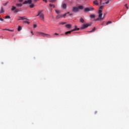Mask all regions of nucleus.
Returning a JSON list of instances; mask_svg holds the SVG:
<instances>
[{"label":"nucleus","instance_id":"f257e3e1","mask_svg":"<svg viewBox=\"0 0 129 129\" xmlns=\"http://www.w3.org/2000/svg\"><path fill=\"white\" fill-rule=\"evenodd\" d=\"M102 9H103V6H101L99 8V10H98V18L96 19L95 21H100L101 20H103L104 19V17H102Z\"/></svg>","mask_w":129,"mask_h":129},{"label":"nucleus","instance_id":"f03ea898","mask_svg":"<svg viewBox=\"0 0 129 129\" xmlns=\"http://www.w3.org/2000/svg\"><path fill=\"white\" fill-rule=\"evenodd\" d=\"M83 9H84V7H83V6L81 5V6H79L78 7H73L72 11L74 13H78V12H79V10H83Z\"/></svg>","mask_w":129,"mask_h":129},{"label":"nucleus","instance_id":"7ed1b4c3","mask_svg":"<svg viewBox=\"0 0 129 129\" xmlns=\"http://www.w3.org/2000/svg\"><path fill=\"white\" fill-rule=\"evenodd\" d=\"M92 11H94V8H93V7L91 6V7H90V8H85L84 12H85V13H87L88 12H91Z\"/></svg>","mask_w":129,"mask_h":129},{"label":"nucleus","instance_id":"20e7f679","mask_svg":"<svg viewBox=\"0 0 129 129\" xmlns=\"http://www.w3.org/2000/svg\"><path fill=\"white\" fill-rule=\"evenodd\" d=\"M90 26H91V24H84L82 25L81 29L83 30L86 29V28H88V27H90Z\"/></svg>","mask_w":129,"mask_h":129},{"label":"nucleus","instance_id":"39448f33","mask_svg":"<svg viewBox=\"0 0 129 129\" xmlns=\"http://www.w3.org/2000/svg\"><path fill=\"white\" fill-rule=\"evenodd\" d=\"M79 28H76L74 29L71 30V31L66 32L65 33V35H68V34H71V33H72V32H74L75 31H79Z\"/></svg>","mask_w":129,"mask_h":129},{"label":"nucleus","instance_id":"423d86ee","mask_svg":"<svg viewBox=\"0 0 129 129\" xmlns=\"http://www.w3.org/2000/svg\"><path fill=\"white\" fill-rule=\"evenodd\" d=\"M67 14H69V12H68L67 13H66L62 15H57L56 17V20H58V19H60V18H64V17H66Z\"/></svg>","mask_w":129,"mask_h":129},{"label":"nucleus","instance_id":"0eeeda50","mask_svg":"<svg viewBox=\"0 0 129 129\" xmlns=\"http://www.w3.org/2000/svg\"><path fill=\"white\" fill-rule=\"evenodd\" d=\"M37 34L38 35H39V36H41L42 37H46V36H50V35L47 34L43 32H37Z\"/></svg>","mask_w":129,"mask_h":129},{"label":"nucleus","instance_id":"6e6552de","mask_svg":"<svg viewBox=\"0 0 129 129\" xmlns=\"http://www.w3.org/2000/svg\"><path fill=\"white\" fill-rule=\"evenodd\" d=\"M11 11H12V12H14V13H19V9H17L16 7H15V6H12Z\"/></svg>","mask_w":129,"mask_h":129},{"label":"nucleus","instance_id":"1a4fd4ad","mask_svg":"<svg viewBox=\"0 0 129 129\" xmlns=\"http://www.w3.org/2000/svg\"><path fill=\"white\" fill-rule=\"evenodd\" d=\"M27 4H29V5L32 4V0H27L23 3V5H27Z\"/></svg>","mask_w":129,"mask_h":129},{"label":"nucleus","instance_id":"9d476101","mask_svg":"<svg viewBox=\"0 0 129 129\" xmlns=\"http://www.w3.org/2000/svg\"><path fill=\"white\" fill-rule=\"evenodd\" d=\"M39 18H40L42 21H44V14L43 13H41L39 16Z\"/></svg>","mask_w":129,"mask_h":129},{"label":"nucleus","instance_id":"9b49d317","mask_svg":"<svg viewBox=\"0 0 129 129\" xmlns=\"http://www.w3.org/2000/svg\"><path fill=\"white\" fill-rule=\"evenodd\" d=\"M28 20V19L25 18V17H19V19H18V21L20 20Z\"/></svg>","mask_w":129,"mask_h":129},{"label":"nucleus","instance_id":"f8f14e48","mask_svg":"<svg viewBox=\"0 0 129 129\" xmlns=\"http://www.w3.org/2000/svg\"><path fill=\"white\" fill-rule=\"evenodd\" d=\"M72 25H71V24H67L66 25V28H67V29H70L71 28Z\"/></svg>","mask_w":129,"mask_h":129},{"label":"nucleus","instance_id":"ddd939ff","mask_svg":"<svg viewBox=\"0 0 129 129\" xmlns=\"http://www.w3.org/2000/svg\"><path fill=\"white\" fill-rule=\"evenodd\" d=\"M93 4H94V5H96V6H98L99 5V4H98V1H97V0H95L93 2Z\"/></svg>","mask_w":129,"mask_h":129},{"label":"nucleus","instance_id":"4468645a","mask_svg":"<svg viewBox=\"0 0 129 129\" xmlns=\"http://www.w3.org/2000/svg\"><path fill=\"white\" fill-rule=\"evenodd\" d=\"M62 8L64 10H65V9H66V8H67V4H63L62 5Z\"/></svg>","mask_w":129,"mask_h":129},{"label":"nucleus","instance_id":"2eb2a0df","mask_svg":"<svg viewBox=\"0 0 129 129\" xmlns=\"http://www.w3.org/2000/svg\"><path fill=\"white\" fill-rule=\"evenodd\" d=\"M90 18H91V19H94L95 18V15L91 14L90 16Z\"/></svg>","mask_w":129,"mask_h":129},{"label":"nucleus","instance_id":"dca6fc26","mask_svg":"<svg viewBox=\"0 0 129 129\" xmlns=\"http://www.w3.org/2000/svg\"><path fill=\"white\" fill-rule=\"evenodd\" d=\"M34 5L33 4L30 3L29 4V7L30 8H33L34 7Z\"/></svg>","mask_w":129,"mask_h":129},{"label":"nucleus","instance_id":"f3484780","mask_svg":"<svg viewBox=\"0 0 129 129\" xmlns=\"http://www.w3.org/2000/svg\"><path fill=\"white\" fill-rule=\"evenodd\" d=\"M55 12L56 14H60L61 13V11L60 10H55Z\"/></svg>","mask_w":129,"mask_h":129},{"label":"nucleus","instance_id":"a211bd4d","mask_svg":"<svg viewBox=\"0 0 129 129\" xmlns=\"http://www.w3.org/2000/svg\"><path fill=\"white\" fill-rule=\"evenodd\" d=\"M80 21L81 22V23H84V19H83V18H81L80 19Z\"/></svg>","mask_w":129,"mask_h":129},{"label":"nucleus","instance_id":"6ab92c4d","mask_svg":"<svg viewBox=\"0 0 129 129\" xmlns=\"http://www.w3.org/2000/svg\"><path fill=\"white\" fill-rule=\"evenodd\" d=\"M16 6H17L18 7H21L22 6H23V4L20 3V4H17Z\"/></svg>","mask_w":129,"mask_h":129},{"label":"nucleus","instance_id":"aec40b11","mask_svg":"<svg viewBox=\"0 0 129 129\" xmlns=\"http://www.w3.org/2000/svg\"><path fill=\"white\" fill-rule=\"evenodd\" d=\"M22 30V27L21 26H19L18 28V32H20Z\"/></svg>","mask_w":129,"mask_h":129},{"label":"nucleus","instance_id":"412c9836","mask_svg":"<svg viewBox=\"0 0 129 129\" xmlns=\"http://www.w3.org/2000/svg\"><path fill=\"white\" fill-rule=\"evenodd\" d=\"M95 31V27H94L91 31H89L90 33H92V32H94Z\"/></svg>","mask_w":129,"mask_h":129},{"label":"nucleus","instance_id":"4be33fe9","mask_svg":"<svg viewBox=\"0 0 129 129\" xmlns=\"http://www.w3.org/2000/svg\"><path fill=\"white\" fill-rule=\"evenodd\" d=\"M8 4H9V2H6V3H4L3 5V6H4V7H6V6L8 5Z\"/></svg>","mask_w":129,"mask_h":129},{"label":"nucleus","instance_id":"5701e85b","mask_svg":"<svg viewBox=\"0 0 129 129\" xmlns=\"http://www.w3.org/2000/svg\"><path fill=\"white\" fill-rule=\"evenodd\" d=\"M3 31H9V32H13V30L10 29H3Z\"/></svg>","mask_w":129,"mask_h":129},{"label":"nucleus","instance_id":"b1692460","mask_svg":"<svg viewBox=\"0 0 129 129\" xmlns=\"http://www.w3.org/2000/svg\"><path fill=\"white\" fill-rule=\"evenodd\" d=\"M49 7H50L51 8H52V7H53V8H55V5L52 4H49Z\"/></svg>","mask_w":129,"mask_h":129},{"label":"nucleus","instance_id":"393cba45","mask_svg":"<svg viewBox=\"0 0 129 129\" xmlns=\"http://www.w3.org/2000/svg\"><path fill=\"white\" fill-rule=\"evenodd\" d=\"M5 19H11V17L10 16H6Z\"/></svg>","mask_w":129,"mask_h":129},{"label":"nucleus","instance_id":"a878e982","mask_svg":"<svg viewBox=\"0 0 129 129\" xmlns=\"http://www.w3.org/2000/svg\"><path fill=\"white\" fill-rule=\"evenodd\" d=\"M111 21H108L106 24L107 25H109V24H111Z\"/></svg>","mask_w":129,"mask_h":129},{"label":"nucleus","instance_id":"bb28decb","mask_svg":"<svg viewBox=\"0 0 129 129\" xmlns=\"http://www.w3.org/2000/svg\"><path fill=\"white\" fill-rule=\"evenodd\" d=\"M65 24H66V22H60V25H65Z\"/></svg>","mask_w":129,"mask_h":129},{"label":"nucleus","instance_id":"cd10ccee","mask_svg":"<svg viewBox=\"0 0 129 129\" xmlns=\"http://www.w3.org/2000/svg\"><path fill=\"white\" fill-rule=\"evenodd\" d=\"M42 13H43V10L39 11L38 12V14H40V15H41V14H42Z\"/></svg>","mask_w":129,"mask_h":129},{"label":"nucleus","instance_id":"c85d7f7f","mask_svg":"<svg viewBox=\"0 0 129 129\" xmlns=\"http://www.w3.org/2000/svg\"><path fill=\"white\" fill-rule=\"evenodd\" d=\"M33 28H37V24H34L33 25Z\"/></svg>","mask_w":129,"mask_h":129},{"label":"nucleus","instance_id":"c756f323","mask_svg":"<svg viewBox=\"0 0 129 129\" xmlns=\"http://www.w3.org/2000/svg\"><path fill=\"white\" fill-rule=\"evenodd\" d=\"M4 13V8H1V13Z\"/></svg>","mask_w":129,"mask_h":129},{"label":"nucleus","instance_id":"7c9ffc66","mask_svg":"<svg viewBox=\"0 0 129 129\" xmlns=\"http://www.w3.org/2000/svg\"><path fill=\"white\" fill-rule=\"evenodd\" d=\"M24 23H27V24H30V22H29L28 21H24Z\"/></svg>","mask_w":129,"mask_h":129},{"label":"nucleus","instance_id":"2f4dec72","mask_svg":"<svg viewBox=\"0 0 129 129\" xmlns=\"http://www.w3.org/2000/svg\"><path fill=\"white\" fill-rule=\"evenodd\" d=\"M49 2L50 3H54V2H55V0H50V1H49Z\"/></svg>","mask_w":129,"mask_h":129},{"label":"nucleus","instance_id":"473e14b6","mask_svg":"<svg viewBox=\"0 0 129 129\" xmlns=\"http://www.w3.org/2000/svg\"><path fill=\"white\" fill-rule=\"evenodd\" d=\"M109 1H107L106 2H105L106 5H107V4H109Z\"/></svg>","mask_w":129,"mask_h":129},{"label":"nucleus","instance_id":"72a5a7b5","mask_svg":"<svg viewBox=\"0 0 129 129\" xmlns=\"http://www.w3.org/2000/svg\"><path fill=\"white\" fill-rule=\"evenodd\" d=\"M0 21H2V22H3L4 21V19L3 18H0Z\"/></svg>","mask_w":129,"mask_h":129},{"label":"nucleus","instance_id":"f704fd0d","mask_svg":"<svg viewBox=\"0 0 129 129\" xmlns=\"http://www.w3.org/2000/svg\"><path fill=\"white\" fill-rule=\"evenodd\" d=\"M54 35H55L56 36H58L59 35V34L55 33H54Z\"/></svg>","mask_w":129,"mask_h":129},{"label":"nucleus","instance_id":"c9c22d12","mask_svg":"<svg viewBox=\"0 0 129 129\" xmlns=\"http://www.w3.org/2000/svg\"><path fill=\"white\" fill-rule=\"evenodd\" d=\"M34 3H37V2H38V0H33Z\"/></svg>","mask_w":129,"mask_h":129},{"label":"nucleus","instance_id":"e433bc0d","mask_svg":"<svg viewBox=\"0 0 129 129\" xmlns=\"http://www.w3.org/2000/svg\"><path fill=\"white\" fill-rule=\"evenodd\" d=\"M40 14H39V13L38 14V15H36V17H39V16H40Z\"/></svg>","mask_w":129,"mask_h":129},{"label":"nucleus","instance_id":"4c0bfd02","mask_svg":"<svg viewBox=\"0 0 129 129\" xmlns=\"http://www.w3.org/2000/svg\"><path fill=\"white\" fill-rule=\"evenodd\" d=\"M43 2H45V3H47V0H43Z\"/></svg>","mask_w":129,"mask_h":129},{"label":"nucleus","instance_id":"58836bf2","mask_svg":"<svg viewBox=\"0 0 129 129\" xmlns=\"http://www.w3.org/2000/svg\"><path fill=\"white\" fill-rule=\"evenodd\" d=\"M101 3H102V0H100V4H101Z\"/></svg>","mask_w":129,"mask_h":129},{"label":"nucleus","instance_id":"ea45409f","mask_svg":"<svg viewBox=\"0 0 129 129\" xmlns=\"http://www.w3.org/2000/svg\"><path fill=\"white\" fill-rule=\"evenodd\" d=\"M19 2H20V3H22V2H23V0H19Z\"/></svg>","mask_w":129,"mask_h":129},{"label":"nucleus","instance_id":"a19ab883","mask_svg":"<svg viewBox=\"0 0 129 129\" xmlns=\"http://www.w3.org/2000/svg\"><path fill=\"white\" fill-rule=\"evenodd\" d=\"M106 14L104 13V14H103V17H104V16H106Z\"/></svg>","mask_w":129,"mask_h":129},{"label":"nucleus","instance_id":"79ce46f5","mask_svg":"<svg viewBox=\"0 0 129 129\" xmlns=\"http://www.w3.org/2000/svg\"><path fill=\"white\" fill-rule=\"evenodd\" d=\"M31 33L32 34V35H34V33H33V31H31Z\"/></svg>","mask_w":129,"mask_h":129},{"label":"nucleus","instance_id":"37998d69","mask_svg":"<svg viewBox=\"0 0 129 129\" xmlns=\"http://www.w3.org/2000/svg\"><path fill=\"white\" fill-rule=\"evenodd\" d=\"M96 113H97V111H95V114H96Z\"/></svg>","mask_w":129,"mask_h":129},{"label":"nucleus","instance_id":"c03bdc74","mask_svg":"<svg viewBox=\"0 0 129 129\" xmlns=\"http://www.w3.org/2000/svg\"><path fill=\"white\" fill-rule=\"evenodd\" d=\"M72 15H73V14H70L69 16H72Z\"/></svg>","mask_w":129,"mask_h":129},{"label":"nucleus","instance_id":"a18cd8bd","mask_svg":"<svg viewBox=\"0 0 129 129\" xmlns=\"http://www.w3.org/2000/svg\"><path fill=\"white\" fill-rule=\"evenodd\" d=\"M125 7H127V4H126L125 5Z\"/></svg>","mask_w":129,"mask_h":129},{"label":"nucleus","instance_id":"49530a36","mask_svg":"<svg viewBox=\"0 0 129 129\" xmlns=\"http://www.w3.org/2000/svg\"><path fill=\"white\" fill-rule=\"evenodd\" d=\"M126 9H128V7H126Z\"/></svg>","mask_w":129,"mask_h":129}]
</instances>
